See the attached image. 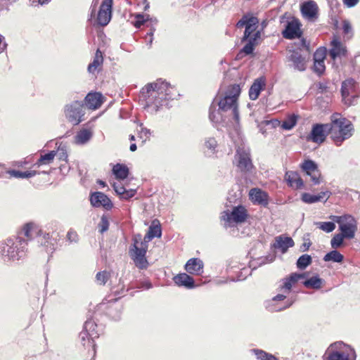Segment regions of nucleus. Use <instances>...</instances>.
Returning a JSON list of instances; mask_svg holds the SVG:
<instances>
[{
  "instance_id": "f257e3e1",
  "label": "nucleus",
  "mask_w": 360,
  "mask_h": 360,
  "mask_svg": "<svg viewBox=\"0 0 360 360\" xmlns=\"http://www.w3.org/2000/svg\"><path fill=\"white\" fill-rule=\"evenodd\" d=\"M164 90H167V82L161 79L146 85L141 91V98L145 101L146 107L150 108L152 112H157L163 106L162 94Z\"/></svg>"
},
{
  "instance_id": "f03ea898",
  "label": "nucleus",
  "mask_w": 360,
  "mask_h": 360,
  "mask_svg": "<svg viewBox=\"0 0 360 360\" xmlns=\"http://www.w3.org/2000/svg\"><path fill=\"white\" fill-rule=\"evenodd\" d=\"M25 238L17 236L7 238L0 245V253L4 261H18L24 257L27 250Z\"/></svg>"
},
{
  "instance_id": "7ed1b4c3",
  "label": "nucleus",
  "mask_w": 360,
  "mask_h": 360,
  "mask_svg": "<svg viewBox=\"0 0 360 360\" xmlns=\"http://www.w3.org/2000/svg\"><path fill=\"white\" fill-rule=\"evenodd\" d=\"M330 120L331 122L328 124L330 136L336 145H340L343 141L352 136L354 127L349 120L342 117L339 113L332 115Z\"/></svg>"
},
{
  "instance_id": "20e7f679",
  "label": "nucleus",
  "mask_w": 360,
  "mask_h": 360,
  "mask_svg": "<svg viewBox=\"0 0 360 360\" xmlns=\"http://www.w3.org/2000/svg\"><path fill=\"white\" fill-rule=\"evenodd\" d=\"M224 112L225 91L221 87L210 105L209 112V119L218 131H222L225 127Z\"/></svg>"
},
{
  "instance_id": "39448f33",
  "label": "nucleus",
  "mask_w": 360,
  "mask_h": 360,
  "mask_svg": "<svg viewBox=\"0 0 360 360\" xmlns=\"http://www.w3.org/2000/svg\"><path fill=\"white\" fill-rule=\"evenodd\" d=\"M239 84H233L226 89V111L229 110V116L234 121L233 127L238 130L240 126V113L238 110V99L240 94Z\"/></svg>"
},
{
  "instance_id": "423d86ee",
  "label": "nucleus",
  "mask_w": 360,
  "mask_h": 360,
  "mask_svg": "<svg viewBox=\"0 0 360 360\" xmlns=\"http://www.w3.org/2000/svg\"><path fill=\"white\" fill-rule=\"evenodd\" d=\"M354 350L343 342H336L330 345L324 355V360H355Z\"/></svg>"
},
{
  "instance_id": "0eeeda50",
  "label": "nucleus",
  "mask_w": 360,
  "mask_h": 360,
  "mask_svg": "<svg viewBox=\"0 0 360 360\" xmlns=\"http://www.w3.org/2000/svg\"><path fill=\"white\" fill-rule=\"evenodd\" d=\"M233 163L242 173H252L255 167L251 159L250 148L245 146H238L236 149Z\"/></svg>"
},
{
  "instance_id": "6e6552de",
  "label": "nucleus",
  "mask_w": 360,
  "mask_h": 360,
  "mask_svg": "<svg viewBox=\"0 0 360 360\" xmlns=\"http://www.w3.org/2000/svg\"><path fill=\"white\" fill-rule=\"evenodd\" d=\"M64 114L68 122L77 125L82 122L84 115V107L82 101H75L64 108Z\"/></svg>"
},
{
  "instance_id": "1a4fd4ad",
  "label": "nucleus",
  "mask_w": 360,
  "mask_h": 360,
  "mask_svg": "<svg viewBox=\"0 0 360 360\" xmlns=\"http://www.w3.org/2000/svg\"><path fill=\"white\" fill-rule=\"evenodd\" d=\"M146 243L141 241L140 246H139V240L136 238L133 247L129 250V254L135 265L140 269H145L148 267V262L146 257Z\"/></svg>"
},
{
  "instance_id": "9d476101",
  "label": "nucleus",
  "mask_w": 360,
  "mask_h": 360,
  "mask_svg": "<svg viewBox=\"0 0 360 360\" xmlns=\"http://www.w3.org/2000/svg\"><path fill=\"white\" fill-rule=\"evenodd\" d=\"M356 82L353 79H348L342 84L341 94L344 103L348 106L354 105L357 98Z\"/></svg>"
},
{
  "instance_id": "9b49d317",
  "label": "nucleus",
  "mask_w": 360,
  "mask_h": 360,
  "mask_svg": "<svg viewBox=\"0 0 360 360\" xmlns=\"http://www.w3.org/2000/svg\"><path fill=\"white\" fill-rule=\"evenodd\" d=\"M339 230L347 239H352L358 229L357 221L350 214H344L340 222Z\"/></svg>"
},
{
  "instance_id": "f8f14e48",
  "label": "nucleus",
  "mask_w": 360,
  "mask_h": 360,
  "mask_svg": "<svg viewBox=\"0 0 360 360\" xmlns=\"http://www.w3.org/2000/svg\"><path fill=\"white\" fill-rule=\"evenodd\" d=\"M96 323L91 321L88 320L85 322L84 330L79 333V338L82 344L84 347H94V338L97 337L96 333H94Z\"/></svg>"
},
{
  "instance_id": "ddd939ff",
  "label": "nucleus",
  "mask_w": 360,
  "mask_h": 360,
  "mask_svg": "<svg viewBox=\"0 0 360 360\" xmlns=\"http://www.w3.org/2000/svg\"><path fill=\"white\" fill-rule=\"evenodd\" d=\"M113 0H103L97 15V22L101 26H106L112 18Z\"/></svg>"
},
{
  "instance_id": "4468645a",
  "label": "nucleus",
  "mask_w": 360,
  "mask_h": 360,
  "mask_svg": "<svg viewBox=\"0 0 360 360\" xmlns=\"http://www.w3.org/2000/svg\"><path fill=\"white\" fill-rule=\"evenodd\" d=\"M249 214L247 209L243 205L233 207L230 214L226 213V222L243 224L246 221Z\"/></svg>"
},
{
  "instance_id": "2eb2a0df",
  "label": "nucleus",
  "mask_w": 360,
  "mask_h": 360,
  "mask_svg": "<svg viewBox=\"0 0 360 360\" xmlns=\"http://www.w3.org/2000/svg\"><path fill=\"white\" fill-rule=\"evenodd\" d=\"M301 168L308 176L311 177V180L314 185L320 184L321 172L315 162L311 160H304L301 165Z\"/></svg>"
},
{
  "instance_id": "dca6fc26",
  "label": "nucleus",
  "mask_w": 360,
  "mask_h": 360,
  "mask_svg": "<svg viewBox=\"0 0 360 360\" xmlns=\"http://www.w3.org/2000/svg\"><path fill=\"white\" fill-rule=\"evenodd\" d=\"M327 134H330L329 124H315L311 131L309 139L315 143L324 141Z\"/></svg>"
},
{
  "instance_id": "f3484780",
  "label": "nucleus",
  "mask_w": 360,
  "mask_h": 360,
  "mask_svg": "<svg viewBox=\"0 0 360 360\" xmlns=\"http://www.w3.org/2000/svg\"><path fill=\"white\" fill-rule=\"evenodd\" d=\"M41 229L34 222H28L23 225L20 231L18 232L19 236L26 237L25 239L28 243V240H31L34 238H37L38 234H41Z\"/></svg>"
},
{
  "instance_id": "a211bd4d",
  "label": "nucleus",
  "mask_w": 360,
  "mask_h": 360,
  "mask_svg": "<svg viewBox=\"0 0 360 360\" xmlns=\"http://www.w3.org/2000/svg\"><path fill=\"white\" fill-rule=\"evenodd\" d=\"M90 201L91 205L95 207H103L106 210H110L112 207V203L110 198L102 192L93 193L91 195Z\"/></svg>"
},
{
  "instance_id": "6ab92c4d",
  "label": "nucleus",
  "mask_w": 360,
  "mask_h": 360,
  "mask_svg": "<svg viewBox=\"0 0 360 360\" xmlns=\"http://www.w3.org/2000/svg\"><path fill=\"white\" fill-rule=\"evenodd\" d=\"M287 59L291 63L290 66L298 71H304L306 69V59L299 51H289Z\"/></svg>"
},
{
  "instance_id": "aec40b11",
  "label": "nucleus",
  "mask_w": 360,
  "mask_h": 360,
  "mask_svg": "<svg viewBox=\"0 0 360 360\" xmlns=\"http://www.w3.org/2000/svg\"><path fill=\"white\" fill-rule=\"evenodd\" d=\"M301 34L300 23L297 20H292L288 22L283 32V37L290 39L300 37Z\"/></svg>"
},
{
  "instance_id": "412c9836",
  "label": "nucleus",
  "mask_w": 360,
  "mask_h": 360,
  "mask_svg": "<svg viewBox=\"0 0 360 360\" xmlns=\"http://www.w3.org/2000/svg\"><path fill=\"white\" fill-rule=\"evenodd\" d=\"M249 197L254 204H258L262 206L268 205V195L260 188H254L250 190Z\"/></svg>"
},
{
  "instance_id": "4be33fe9",
  "label": "nucleus",
  "mask_w": 360,
  "mask_h": 360,
  "mask_svg": "<svg viewBox=\"0 0 360 360\" xmlns=\"http://www.w3.org/2000/svg\"><path fill=\"white\" fill-rule=\"evenodd\" d=\"M302 15L309 20H314L317 18L318 6L313 1L304 2L301 6Z\"/></svg>"
},
{
  "instance_id": "5701e85b",
  "label": "nucleus",
  "mask_w": 360,
  "mask_h": 360,
  "mask_svg": "<svg viewBox=\"0 0 360 360\" xmlns=\"http://www.w3.org/2000/svg\"><path fill=\"white\" fill-rule=\"evenodd\" d=\"M204 264L199 258H191L185 264L186 271L190 274L200 275L203 272Z\"/></svg>"
},
{
  "instance_id": "b1692460",
  "label": "nucleus",
  "mask_w": 360,
  "mask_h": 360,
  "mask_svg": "<svg viewBox=\"0 0 360 360\" xmlns=\"http://www.w3.org/2000/svg\"><path fill=\"white\" fill-rule=\"evenodd\" d=\"M173 280L178 286H183L187 289L195 287L193 278L186 273L179 274L174 277Z\"/></svg>"
},
{
  "instance_id": "393cba45",
  "label": "nucleus",
  "mask_w": 360,
  "mask_h": 360,
  "mask_svg": "<svg viewBox=\"0 0 360 360\" xmlns=\"http://www.w3.org/2000/svg\"><path fill=\"white\" fill-rule=\"evenodd\" d=\"M307 274H292L288 278H286L283 281V284L281 286V290L283 293H289L292 286L297 283L299 280L305 278Z\"/></svg>"
},
{
  "instance_id": "a878e982",
  "label": "nucleus",
  "mask_w": 360,
  "mask_h": 360,
  "mask_svg": "<svg viewBox=\"0 0 360 360\" xmlns=\"http://www.w3.org/2000/svg\"><path fill=\"white\" fill-rule=\"evenodd\" d=\"M102 98L100 93H89L85 97V104L88 108L96 110L101 105Z\"/></svg>"
},
{
  "instance_id": "bb28decb",
  "label": "nucleus",
  "mask_w": 360,
  "mask_h": 360,
  "mask_svg": "<svg viewBox=\"0 0 360 360\" xmlns=\"http://www.w3.org/2000/svg\"><path fill=\"white\" fill-rule=\"evenodd\" d=\"M294 241L290 237L279 236L276 237L274 247L280 249L282 252H285L289 248L294 246Z\"/></svg>"
},
{
  "instance_id": "cd10ccee",
  "label": "nucleus",
  "mask_w": 360,
  "mask_h": 360,
  "mask_svg": "<svg viewBox=\"0 0 360 360\" xmlns=\"http://www.w3.org/2000/svg\"><path fill=\"white\" fill-rule=\"evenodd\" d=\"M103 63V56L102 52L97 49L93 61L88 65L87 70L89 73L94 75L96 72L99 71V69L102 66Z\"/></svg>"
},
{
  "instance_id": "c85d7f7f",
  "label": "nucleus",
  "mask_w": 360,
  "mask_h": 360,
  "mask_svg": "<svg viewBox=\"0 0 360 360\" xmlns=\"http://www.w3.org/2000/svg\"><path fill=\"white\" fill-rule=\"evenodd\" d=\"M331 46L332 47L330 50V56L333 59H335L337 57L344 56L346 53L345 47L336 37H334L332 40Z\"/></svg>"
},
{
  "instance_id": "c756f323",
  "label": "nucleus",
  "mask_w": 360,
  "mask_h": 360,
  "mask_svg": "<svg viewBox=\"0 0 360 360\" xmlns=\"http://www.w3.org/2000/svg\"><path fill=\"white\" fill-rule=\"evenodd\" d=\"M285 179L291 187L295 188H300L304 184L303 181L300 176L299 174L295 172H286L285 174Z\"/></svg>"
},
{
  "instance_id": "7c9ffc66",
  "label": "nucleus",
  "mask_w": 360,
  "mask_h": 360,
  "mask_svg": "<svg viewBox=\"0 0 360 360\" xmlns=\"http://www.w3.org/2000/svg\"><path fill=\"white\" fill-rule=\"evenodd\" d=\"M328 192H321L317 195H311L308 193H304L302 195V200L307 204H312L317 202L322 201L324 198L326 201L329 198Z\"/></svg>"
},
{
  "instance_id": "2f4dec72",
  "label": "nucleus",
  "mask_w": 360,
  "mask_h": 360,
  "mask_svg": "<svg viewBox=\"0 0 360 360\" xmlns=\"http://www.w3.org/2000/svg\"><path fill=\"white\" fill-rule=\"evenodd\" d=\"M162 236L161 227L158 221H153L144 237V243H147L154 238H160Z\"/></svg>"
},
{
  "instance_id": "473e14b6",
  "label": "nucleus",
  "mask_w": 360,
  "mask_h": 360,
  "mask_svg": "<svg viewBox=\"0 0 360 360\" xmlns=\"http://www.w3.org/2000/svg\"><path fill=\"white\" fill-rule=\"evenodd\" d=\"M264 86L265 81L263 78L260 77L255 79L249 91L250 98L252 101L256 100Z\"/></svg>"
},
{
  "instance_id": "72a5a7b5",
  "label": "nucleus",
  "mask_w": 360,
  "mask_h": 360,
  "mask_svg": "<svg viewBox=\"0 0 360 360\" xmlns=\"http://www.w3.org/2000/svg\"><path fill=\"white\" fill-rule=\"evenodd\" d=\"M258 23L259 20L256 17L250 16L249 18V22L245 26L243 39H248L252 37L253 34L258 31L256 30Z\"/></svg>"
},
{
  "instance_id": "f704fd0d",
  "label": "nucleus",
  "mask_w": 360,
  "mask_h": 360,
  "mask_svg": "<svg viewBox=\"0 0 360 360\" xmlns=\"http://www.w3.org/2000/svg\"><path fill=\"white\" fill-rule=\"evenodd\" d=\"M260 37L261 32L257 31L253 34L252 37L246 39L248 43L244 46L242 50L243 52L247 55L251 54L253 52L255 46L257 44V41L260 39Z\"/></svg>"
},
{
  "instance_id": "c9c22d12",
  "label": "nucleus",
  "mask_w": 360,
  "mask_h": 360,
  "mask_svg": "<svg viewBox=\"0 0 360 360\" xmlns=\"http://www.w3.org/2000/svg\"><path fill=\"white\" fill-rule=\"evenodd\" d=\"M92 137V132L87 129L79 131L75 136V142L78 145H84L89 141Z\"/></svg>"
},
{
  "instance_id": "e433bc0d",
  "label": "nucleus",
  "mask_w": 360,
  "mask_h": 360,
  "mask_svg": "<svg viewBox=\"0 0 360 360\" xmlns=\"http://www.w3.org/2000/svg\"><path fill=\"white\" fill-rule=\"evenodd\" d=\"M112 173L115 176L116 179H125L129 175L128 167L123 164H116L112 168Z\"/></svg>"
},
{
  "instance_id": "4c0bfd02",
  "label": "nucleus",
  "mask_w": 360,
  "mask_h": 360,
  "mask_svg": "<svg viewBox=\"0 0 360 360\" xmlns=\"http://www.w3.org/2000/svg\"><path fill=\"white\" fill-rule=\"evenodd\" d=\"M344 256L335 249L329 252L323 257L324 262H333L340 263L343 261Z\"/></svg>"
},
{
  "instance_id": "58836bf2",
  "label": "nucleus",
  "mask_w": 360,
  "mask_h": 360,
  "mask_svg": "<svg viewBox=\"0 0 360 360\" xmlns=\"http://www.w3.org/2000/svg\"><path fill=\"white\" fill-rule=\"evenodd\" d=\"M8 173L13 177L27 179L34 176L37 174V172L34 170L21 172L18 170H11Z\"/></svg>"
},
{
  "instance_id": "ea45409f",
  "label": "nucleus",
  "mask_w": 360,
  "mask_h": 360,
  "mask_svg": "<svg viewBox=\"0 0 360 360\" xmlns=\"http://www.w3.org/2000/svg\"><path fill=\"white\" fill-rule=\"evenodd\" d=\"M322 283L323 280L320 278L319 276H313L304 281L303 284L307 288L319 289L321 287Z\"/></svg>"
},
{
  "instance_id": "a19ab883",
  "label": "nucleus",
  "mask_w": 360,
  "mask_h": 360,
  "mask_svg": "<svg viewBox=\"0 0 360 360\" xmlns=\"http://www.w3.org/2000/svg\"><path fill=\"white\" fill-rule=\"evenodd\" d=\"M178 96L179 94H176V89L167 82V90H164L163 94H162V97L164 100V105L166 104L167 100L174 99Z\"/></svg>"
},
{
  "instance_id": "79ce46f5",
  "label": "nucleus",
  "mask_w": 360,
  "mask_h": 360,
  "mask_svg": "<svg viewBox=\"0 0 360 360\" xmlns=\"http://www.w3.org/2000/svg\"><path fill=\"white\" fill-rule=\"evenodd\" d=\"M312 262L311 257L309 255H302L297 261V267L300 269H306Z\"/></svg>"
},
{
  "instance_id": "37998d69",
  "label": "nucleus",
  "mask_w": 360,
  "mask_h": 360,
  "mask_svg": "<svg viewBox=\"0 0 360 360\" xmlns=\"http://www.w3.org/2000/svg\"><path fill=\"white\" fill-rule=\"evenodd\" d=\"M315 225L326 233H330L333 231L336 227L335 224L332 221L315 222Z\"/></svg>"
},
{
  "instance_id": "c03bdc74",
  "label": "nucleus",
  "mask_w": 360,
  "mask_h": 360,
  "mask_svg": "<svg viewBox=\"0 0 360 360\" xmlns=\"http://www.w3.org/2000/svg\"><path fill=\"white\" fill-rule=\"evenodd\" d=\"M41 234H38L37 236V243H39L41 246L48 248L49 245H52L50 239L51 236L49 233L44 232L41 230Z\"/></svg>"
},
{
  "instance_id": "a18cd8bd",
  "label": "nucleus",
  "mask_w": 360,
  "mask_h": 360,
  "mask_svg": "<svg viewBox=\"0 0 360 360\" xmlns=\"http://www.w3.org/2000/svg\"><path fill=\"white\" fill-rule=\"evenodd\" d=\"M345 238H346V236L342 233L335 234L330 240L332 248L337 249L341 247Z\"/></svg>"
},
{
  "instance_id": "49530a36",
  "label": "nucleus",
  "mask_w": 360,
  "mask_h": 360,
  "mask_svg": "<svg viewBox=\"0 0 360 360\" xmlns=\"http://www.w3.org/2000/svg\"><path fill=\"white\" fill-rule=\"evenodd\" d=\"M252 352L256 355L258 360H277L272 354H268L263 350L252 349Z\"/></svg>"
},
{
  "instance_id": "de8ad7c7",
  "label": "nucleus",
  "mask_w": 360,
  "mask_h": 360,
  "mask_svg": "<svg viewBox=\"0 0 360 360\" xmlns=\"http://www.w3.org/2000/svg\"><path fill=\"white\" fill-rule=\"evenodd\" d=\"M296 123L297 117L295 115H291L283 121L281 127L284 129L290 130L295 126Z\"/></svg>"
},
{
  "instance_id": "09e8293b",
  "label": "nucleus",
  "mask_w": 360,
  "mask_h": 360,
  "mask_svg": "<svg viewBox=\"0 0 360 360\" xmlns=\"http://www.w3.org/2000/svg\"><path fill=\"white\" fill-rule=\"evenodd\" d=\"M110 277V274L107 271L98 272L96 276L97 283L99 285H105Z\"/></svg>"
},
{
  "instance_id": "8fccbe9b",
  "label": "nucleus",
  "mask_w": 360,
  "mask_h": 360,
  "mask_svg": "<svg viewBox=\"0 0 360 360\" xmlns=\"http://www.w3.org/2000/svg\"><path fill=\"white\" fill-rule=\"evenodd\" d=\"M56 155L55 150H51L46 154L41 155L38 160V164H49L50 163Z\"/></svg>"
},
{
  "instance_id": "3c124183",
  "label": "nucleus",
  "mask_w": 360,
  "mask_h": 360,
  "mask_svg": "<svg viewBox=\"0 0 360 360\" xmlns=\"http://www.w3.org/2000/svg\"><path fill=\"white\" fill-rule=\"evenodd\" d=\"M149 15H142L137 14L136 15V20L134 22V25L136 28H139L142 25L146 22L148 20Z\"/></svg>"
},
{
  "instance_id": "603ef678",
  "label": "nucleus",
  "mask_w": 360,
  "mask_h": 360,
  "mask_svg": "<svg viewBox=\"0 0 360 360\" xmlns=\"http://www.w3.org/2000/svg\"><path fill=\"white\" fill-rule=\"evenodd\" d=\"M205 146L210 150L211 153H214L217 152L216 150L217 147V142L214 138H209L205 141Z\"/></svg>"
},
{
  "instance_id": "864d4df0",
  "label": "nucleus",
  "mask_w": 360,
  "mask_h": 360,
  "mask_svg": "<svg viewBox=\"0 0 360 360\" xmlns=\"http://www.w3.org/2000/svg\"><path fill=\"white\" fill-rule=\"evenodd\" d=\"M108 227H109V222H108V218H107V217L103 215L101 217V221L98 224L99 232L101 233H103L104 232L108 231Z\"/></svg>"
},
{
  "instance_id": "5fc2aeb1",
  "label": "nucleus",
  "mask_w": 360,
  "mask_h": 360,
  "mask_svg": "<svg viewBox=\"0 0 360 360\" xmlns=\"http://www.w3.org/2000/svg\"><path fill=\"white\" fill-rule=\"evenodd\" d=\"M139 127H140V129L139 130V132L140 134V137L141 139H144V140L146 141V139H148L150 137V136L151 134L150 130L144 127L143 124H141L139 125Z\"/></svg>"
},
{
  "instance_id": "6e6d98bb",
  "label": "nucleus",
  "mask_w": 360,
  "mask_h": 360,
  "mask_svg": "<svg viewBox=\"0 0 360 360\" xmlns=\"http://www.w3.org/2000/svg\"><path fill=\"white\" fill-rule=\"evenodd\" d=\"M326 56V51L323 49H318L314 55V61H324Z\"/></svg>"
},
{
  "instance_id": "4d7b16f0",
  "label": "nucleus",
  "mask_w": 360,
  "mask_h": 360,
  "mask_svg": "<svg viewBox=\"0 0 360 360\" xmlns=\"http://www.w3.org/2000/svg\"><path fill=\"white\" fill-rule=\"evenodd\" d=\"M67 239L70 243H77L79 238L77 232L70 229L67 233Z\"/></svg>"
},
{
  "instance_id": "13d9d810",
  "label": "nucleus",
  "mask_w": 360,
  "mask_h": 360,
  "mask_svg": "<svg viewBox=\"0 0 360 360\" xmlns=\"http://www.w3.org/2000/svg\"><path fill=\"white\" fill-rule=\"evenodd\" d=\"M314 71L318 74H322L325 70L324 61H314Z\"/></svg>"
},
{
  "instance_id": "bf43d9fd",
  "label": "nucleus",
  "mask_w": 360,
  "mask_h": 360,
  "mask_svg": "<svg viewBox=\"0 0 360 360\" xmlns=\"http://www.w3.org/2000/svg\"><path fill=\"white\" fill-rule=\"evenodd\" d=\"M16 0H0V11H8Z\"/></svg>"
},
{
  "instance_id": "052dcab7",
  "label": "nucleus",
  "mask_w": 360,
  "mask_h": 360,
  "mask_svg": "<svg viewBox=\"0 0 360 360\" xmlns=\"http://www.w3.org/2000/svg\"><path fill=\"white\" fill-rule=\"evenodd\" d=\"M112 187L114 188V191H115V193L119 195L120 196H121L123 193H124L125 191V188L124 186L122 184V183H114L112 184Z\"/></svg>"
},
{
  "instance_id": "680f3d73",
  "label": "nucleus",
  "mask_w": 360,
  "mask_h": 360,
  "mask_svg": "<svg viewBox=\"0 0 360 360\" xmlns=\"http://www.w3.org/2000/svg\"><path fill=\"white\" fill-rule=\"evenodd\" d=\"M135 193H136L135 189H129V190L125 189V191L121 195V198L123 199H125V200H128V199L134 197Z\"/></svg>"
},
{
  "instance_id": "e2e57ef3",
  "label": "nucleus",
  "mask_w": 360,
  "mask_h": 360,
  "mask_svg": "<svg viewBox=\"0 0 360 360\" xmlns=\"http://www.w3.org/2000/svg\"><path fill=\"white\" fill-rule=\"evenodd\" d=\"M249 16L245 15L243 16L236 24V26L239 28L245 27L249 22Z\"/></svg>"
},
{
  "instance_id": "0e129e2a",
  "label": "nucleus",
  "mask_w": 360,
  "mask_h": 360,
  "mask_svg": "<svg viewBox=\"0 0 360 360\" xmlns=\"http://www.w3.org/2000/svg\"><path fill=\"white\" fill-rule=\"evenodd\" d=\"M155 32V29L154 28H152L150 30V32H148L147 34V35L146 36V43H147V45L150 47L151 45H152V43H153V33Z\"/></svg>"
},
{
  "instance_id": "69168bd1",
  "label": "nucleus",
  "mask_w": 360,
  "mask_h": 360,
  "mask_svg": "<svg viewBox=\"0 0 360 360\" xmlns=\"http://www.w3.org/2000/svg\"><path fill=\"white\" fill-rule=\"evenodd\" d=\"M343 31L345 34H349L352 32V26L347 20H345L343 22Z\"/></svg>"
},
{
  "instance_id": "338daca9",
  "label": "nucleus",
  "mask_w": 360,
  "mask_h": 360,
  "mask_svg": "<svg viewBox=\"0 0 360 360\" xmlns=\"http://www.w3.org/2000/svg\"><path fill=\"white\" fill-rule=\"evenodd\" d=\"M359 0H343V3L348 8H352V7L355 6L359 3Z\"/></svg>"
},
{
  "instance_id": "774afa93",
  "label": "nucleus",
  "mask_w": 360,
  "mask_h": 360,
  "mask_svg": "<svg viewBox=\"0 0 360 360\" xmlns=\"http://www.w3.org/2000/svg\"><path fill=\"white\" fill-rule=\"evenodd\" d=\"M342 218H343V215H342V216L330 215L329 217V219L333 221L332 222H334V223L336 222L338 224H340V222L341 221Z\"/></svg>"
}]
</instances>
